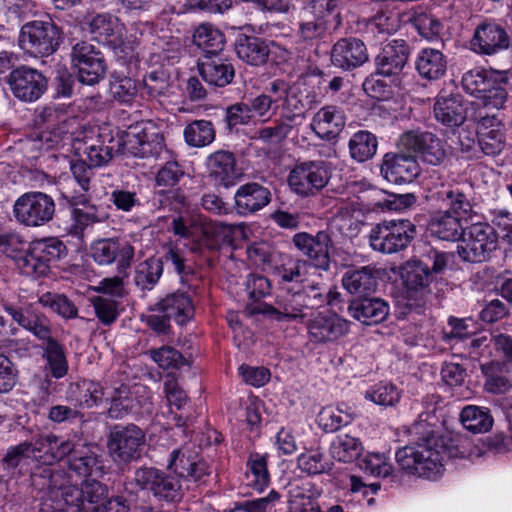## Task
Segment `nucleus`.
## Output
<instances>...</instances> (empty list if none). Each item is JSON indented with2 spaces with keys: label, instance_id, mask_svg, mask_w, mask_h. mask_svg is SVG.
<instances>
[{
  "label": "nucleus",
  "instance_id": "f257e3e1",
  "mask_svg": "<svg viewBox=\"0 0 512 512\" xmlns=\"http://www.w3.org/2000/svg\"><path fill=\"white\" fill-rule=\"evenodd\" d=\"M212 471V466L200 454V448L188 444L170 453L166 470L140 467L135 470L133 480L158 502L174 504L179 503L185 495L183 482L204 485Z\"/></svg>",
  "mask_w": 512,
  "mask_h": 512
},
{
  "label": "nucleus",
  "instance_id": "f03ea898",
  "mask_svg": "<svg viewBox=\"0 0 512 512\" xmlns=\"http://www.w3.org/2000/svg\"><path fill=\"white\" fill-rule=\"evenodd\" d=\"M410 431L417 437V442L397 450V463L403 470L419 477L431 480L438 478L451 456L450 449L426 420L415 422Z\"/></svg>",
  "mask_w": 512,
  "mask_h": 512
},
{
  "label": "nucleus",
  "instance_id": "7ed1b4c3",
  "mask_svg": "<svg viewBox=\"0 0 512 512\" xmlns=\"http://www.w3.org/2000/svg\"><path fill=\"white\" fill-rule=\"evenodd\" d=\"M463 89L478 98L485 108L500 109L507 100V79L501 72L475 68L462 77Z\"/></svg>",
  "mask_w": 512,
  "mask_h": 512
},
{
  "label": "nucleus",
  "instance_id": "20e7f679",
  "mask_svg": "<svg viewBox=\"0 0 512 512\" xmlns=\"http://www.w3.org/2000/svg\"><path fill=\"white\" fill-rule=\"evenodd\" d=\"M67 253L64 243L56 237L33 241L27 251L14 257L15 263L22 274L32 277L46 275L50 264L64 257Z\"/></svg>",
  "mask_w": 512,
  "mask_h": 512
},
{
  "label": "nucleus",
  "instance_id": "39448f33",
  "mask_svg": "<svg viewBox=\"0 0 512 512\" xmlns=\"http://www.w3.org/2000/svg\"><path fill=\"white\" fill-rule=\"evenodd\" d=\"M416 226L408 219L384 220L369 232L370 247L382 254L405 250L416 237Z\"/></svg>",
  "mask_w": 512,
  "mask_h": 512
},
{
  "label": "nucleus",
  "instance_id": "423d86ee",
  "mask_svg": "<svg viewBox=\"0 0 512 512\" xmlns=\"http://www.w3.org/2000/svg\"><path fill=\"white\" fill-rule=\"evenodd\" d=\"M145 441V433L140 427L116 425L107 438L109 456L117 466H126L141 457Z\"/></svg>",
  "mask_w": 512,
  "mask_h": 512
},
{
  "label": "nucleus",
  "instance_id": "0eeeda50",
  "mask_svg": "<svg viewBox=\"0 0 512 512\" xmlns=\"http://www.w3.org/2000/svg\"><path fill=\"white\" fill-rule=\"evenodd\" d=\"M497 244L498 235L494 228L486 222H477L464 229L457 253L467 262H484L496 250Z\"/></svg>",
  "mask_w": 512,
  "mask_h": 512
},
{
  "label": "nucleus",
  "instance_id": "6e6552de",
  "mask_svg": "<svg viewBox=\"0 0 512 512\" xmlns=\"http://www.w3.org/2000/svg\"><path fill=\"white\" fill-rule=\"evenodd\" d=\"M55 209V201L50 195L40 191H30L16 199L12 213L21 225L39 227L53 219Z\"/></svg>",
  "mask_w": 512,
  "mask_h": 512
},
{
  "label": "nucleus",
  "instance_id": "1a4fd4ad",
  "mask_svg": "<svg viewBox=\"0 0 512 512\" xmlns=\"http://www.w3.org/2000/svg\"><path fill=\"white\" fill-rule=\"evenodd\" d=\"M18 41L20 47L31 55L49 56L59 46L60 33L51 20H34L22 26Z\"/></svg>",
  "mask_w": 512,
  "mask_h": 512
},
{
  "label": "nucleus",
  "instance_id": "9d476101",
  "mask_svg": "<svg viewBox=\"0 0 512 512\" xmlns=\"http://www.w3.org/2000/svg\"><path fill=\"white\" fill-rule=\"evenodd\" d=\"M331 178L329 164L323 160L298 163L290 171L288 184L299 196H314L324 189Z\"/></svg>",
  "mask_w": 512,
  "mask_h": 512
},
{
  "label": "nucleus",
  "instance_id": "9b49d317",
  "mask_svg": "<svg viewBox=\"0 0 512 512\" xmlns=\"http://www.w3.org/2000/svg\"><path fill=\"white\" fill-rule=\"evenodd\" d=\"M149 126V123L140 122L128 127L121 143L124 153L139 158H157L166 152L163 135Z\"/></svg>",
  "mask_w": 512,
  "mask_h": 512
},
{
  "label": "nucleus",
  "instance_id": "f8f14e48",
  "mask_svg": "<svg viewBox=\"0 0 512 512\" xmlns=\"http://www.w3.org/2000/svg\"><path fill=\"white\" fill-rule=\"evenodd\" d=\"M71 61L82 84L93 86L106 76L107 65L103 53L87 41L78 42L73 46Z\"/></svg>",
  "mask_w": 512,
  "mask_h": 512
},
{
  "label": "nucleus",
  "instance_id": "ddd939ff",
  "mask_svg": "<svg viewBox=\"0 0 512 512\" xmlns=\"http://www.w3.org/2000/svg\"><path fill=\"white\" fill-rule=\"evenodd\" d=\"M398 145L429 165L440 166L447 158L445 143L431 132L407 131L400 136Z\"/></svg>",
  "mask_w": 512,
  "mask_h": 512
},
{
  "label": "nucleus",
  "instance_id": "4468645a",
  "mask_svg": "<svg viewBox=\"0 0 512 512\" xmlns=\"http://www.w3.org/2000/svg\"><path fill=\"white\" fill-rule=\"evenodd\" d=\"M2 307L13 321L29 331L42 342V345L54 339L50 320L43 313L38 312L32 303L21 300L17 303L2 301Z\"/></svg>",
  "mask_w": 512,
  "mask_h": 512
},
{
  "label": "nucleus",
  "instance_id": "2eb2a0df",
  "mask_svg": "<svg viewBox=\"0 0 512 512\" xmlns=\"http://www.w3.org/2000/svg\"><path fill=\"white\" fill-rule=\"evenodd\" d=\"M6 83L13 96L26 103L40 99L48 87L44 74L27 65H20L10 71Z\"/></svg>",
  "mask_w": 512,
  "mask_h": 512
},
{
  "label": "nucleus",
  "instance_id": "dca6fc26",
  "mask_svg": "<svg viewBox=\"0 0 512 512\" xmlns=\"http://www.w3.org/2000/svg\"><path fill=\"white\" fill-rule=\"evenodd\" d=\"M292 243L311 266L322 271L329 270L333 241L328 231L320 230L315 234L298 232L293 236Z\"/></svg>",
  "mask_w": 512,
  "mask_h": 512
},
{
  "label": "nucleus",
  "instance_id": "f3484780",
  "mask_svg": "<svg viewBox=\"0 0 512 512\" xmlns=\"http://www.w3.org/2000/svg\"><path fill=\"white\" fill-rule=\"evenodd\" d=\"M299 291L291 292L289 290L278 294L275 306L267 303H258L247 305L244 313L248 316L256 314L272 315L276 320L297 321L305 317L306 309Z\"/></svg>",
  "mask_w": 512,
  "mask_h": 512
},
{
  "label": "nucleus",
  "instance_id": "a211bd4d",
  "mask_svg": "<svg viewBox=\"0 0 512 512\" xmlns=\"http://www.w3.org/2000/svg\"><path fill=\"white\" fill-rule=\"evenodd\" d=\"M90 254L99 265H111L117 262L118 268L125 270L132 263L135 248L126 240L102 238L91 244Z\"/></svg>",
  "mask_w": 512,
  "mask_h": 512
},
{
  "label": "nucleus",
  "instance_id": "6ab92c4d",
  "mask_svg": "<svg viewBox=\"0 0 512 512\" xmlns=\"http://www.w3.org/2000/svg\"><path fill=\"white\" fill-rule=\"evenodd\" d=\"M470 46L477 54L492 56L509 48L510 37L502 25L484 21L475 28Z\"/></svg>",
  "mask_w": 512,
  "mask_h": 512
},
{
  "label": "nucleus",
  "instance_id": "aec40b11",
  "mask_svg": "<svg viewBox=\"0 0 512 512\" xmlns=\"http://www.w3.org/2000/svg\"><path fill=\"white\" fill-rule=\"evenodd\" d=\"M369 60L365 43L356 37H344L337 40L330 51L331 64L342 71L350 72Z\"/></svg>",
  "mask_w": 512,
  "mask_h": 512
},
{
  "label": "nucleus",
  "instance_id": "412c9836",
  "mask_svg": "<svg viewBox=\"0 0 512 512\" xmlns=\"http://www.w3.org/2000/svg\"><path fill=\"white\" fill-rule=\"evenodd\" d=\"M478 144L484 154L495 156L500 154L506 145L504 125L495 114L478 113L477 120Z\"/></svg>",
  "mask_w": 512,
  "mask_h": 512
},
{
  "label": "nucleus",
  "instance_id": "4be33fe9",
  "mask_svg": "<svg viewBox=\"0 0 512 512\" xmlns=\"http://www.w3.org/2000/svg\"><path fill=\"white\" fill-rule=\"evenodd\" d=\"M65 198L74 206L71 210L72 224L69 230L74 236H80L87 227L108 219L105 209L90 203L83 194L65 195Z\"/></svg>",
  "mask_w": 512,
  "mask_h": 512
},
{
  "label": "nucleus",
  "instance_id": "5701e85b",
  "mask_svg": "<svg viewBox=\"0 0 512 512\" xmlns=\"http://www.w3.org/2000/svg\"><path fill=\"white\" fill-rule=\"evenodd\" d=\"M66 457L69 469L85 479L102 478L107 472L102 456L91 446L73 442V451Z\"/></svg>",
  "mask_w": 512,
  "mask_h": 512
},
{
  "label": "nucleus",
  "instance_id": "b1692460",
  "mask_svg": "<svg viewBox=\"0 0 512 512\" xmlns=\"http://www.w3.org/2000/svg\"><path fill=\"white\" fill-rule=\"evenodd\" d=\"M380 171L389 182L402 184L412 182L420 174V166L412 155L386 153Z\"/></svg>",
  "mask_w": 512,
  "mask_h": 512
},
{
  "label": "nucleus",
  "instance_id": "393cba45",
  "mask_svg": "<svg viewBox=\"0 0 512 512\" xmlns=\"http://www.w3.org/2000/svg\"><path fill=\"white\" fill-rule=\"evenodd\" d=\"M29 450L33 460L51 466L73 451V441L64 440L52 433L39 435L30 442Z\"/></svg>",
  "mask_w": 512,
  "mask_h": 512
},
{
  "label": "nucleus",
  "instance_id": "a878e982",
  "mask_svg": "<svg viewBox=\"0 0 512 512\" xmlns=\"http://www.w3.org/2000/svg\"><path fill=\"white\" fill-rule=\"evenodd\" d=\"M410 46L403 39L388 42L375 58L377 73L390 77L399 75L407 64Z\"/></svg>",
  "mask_w": 512,
  "mask_h": 512
},
{
  "label": "nucleus",
  "instance_id": "bb28decb",
  "mask_svg": "<svg viewBox=\"0 0 512 512\" xmlns=\"http://www.w3.org/2000/svg\"><path fill=\"white\" fill-rule=\"evenodd\" d=\"M434 197L442 203L451 214L468 219L472 216L471 187L469 185L450 184L442 186L434 193Z\"/></svg>",
  "mask_w": 512,
  "mask_h": 512
},
{
  "label": "nucleus",
  "instance_id": "cd10ccee",
  "mask_svg": "<svg viewBox=\"0 0 512 512\" xmlns=\"http://www.w3.org/2000/svg\"><path fill=\"white\" fill-rule=\"evenodd\" d=\"M348 321L336 314L318 313L307 325L309 338L314 343L337 340L348 332Z\"/></svg>",
  "mask_w": 512,
  "mask_h": 512
},
{
  "label": "nucleus",
  "instance_id": "c85d7f7f",
  "mask_svg": "<svg viewBox=\"0 0 512 512\" xmlns=\"http://www.w3.org/2000/svg\"><path fill=\"white\" fill-rule=\"evenodd\" d=\"M270 201V190L257 182L241 185L234 194L235 209L242 216L256 213L267 206Z\"/></svg>",
  "mask_w": 512,
  "mask_h": 512
},
{
  "label": "nucleus",
  "instance_id": "c756f323",
  "mask_svg": "<svg viewBox=\"0 0 512 512\" xmlns=\"http://www.w3.org/2000/svg\"><path fill=\"white\" fill-rule=\"evenodd\" d=\"M390 306L387 301L378 297L364 296L350 301L348 312L352 318L365 325H376L385 321Z\"/></svg>",
  "mask_w": 512,
  "mask_h": 512
},
{
  "label": "nucleus",
  "instance_id": "7c9ffc66",
  "mask_svg": "<svg viewBox=\"0 0 512 512\" xmlns=\"http://www.w3.org/2000/svg\"><path fill=\"white\" fill-rule=\"evenodd\" d=\"M344 111L334 105L322 107L313 117L311 129L322 140H335L345 127Z\"/></svg>",
  "mask_w": 512,
  "mask_h": 512
},
{
  "label": "nucleus",
  "instance_id": "2f4dec72",
  "mask_svg": "<svg viewBox=\"0 0 512 512\" xmlns=\"http://www.w3.org/2000/svg\"><path fill=\"white\" fill-rule=\"evenodd\" d=\"M208 176L216 185L229 188L237 183L239 174L232 152L219 150L207 159Z\"/></svg>",
  "mask_w": 512,
  "mask_h": 512
},
{
  "label": "nucleus",
  "instance_id": "473e14b6",
  "mask_svg": "<svg viewBox=\"0 0 512 512\" xmlns=\"http://www.w3.org/2000/svg\"><path fill=\"white\" fill-rule=\"evenodd\" d=\"M197 66L202 79L210 86L224 87L235 76L233 65L217 56L203 55Z\"/></svg>",
  "mask_w": 512,
  "mask_h": 512
},
{
  "label": "nucleus",
  "instance_id": "72a5a7b5",
  "mask_svg": "<svg viewBox=\"0 0 512 512\" xmlns=\"http://www.w3.org/2000/svg\"><path fill=\"white\" fill-rule=\"evenodd\" d=\"M270 44L274 45V42L271 41ZM234 46L237 57L248 65L260 67L268 61L269 42L262 38L240 34Z\"/></svg>",
  "mask_w": 512,
  "mask_h": 512
},
{
  "label": "nucleus",
  "instance_id": "f704fd0d",
  "mask_svg": "<svg viewBox=\"0 0 512 512\" xmlns=\"http://www.w3.org/2000/svg\"><path fill=\"white\" fill-rule=\"evenodd\" d=\"M427 227L433 237L443 241H458L464 233L461 218L445 210L432 213Z\"/></svg>",
  "mask_w": 512,
  "mask_h": 512
},
{
  "label": "nucleus",
  "instance_id": "c9c22d12",
  "mask_svg": "<svg viewBox=\"0 0 512 512\" xmlns=\"http://www.w3.org/2000/svg\"><path fill=\"white\" fill-rule=\"evenodd\" d=\"M343 287L355 298L369 296L376 291V270L371 266L347 270L342 278Z\"/></svg>",
  "mask_w": 512,
  "mask_h": 512
},
{
  "label": "nucleus",
  "instance_id": "e433bc0d",
  "mask_svg": "<svg viewBox=\"0 0 512 512\" xmlns=\"http://www.w3.org/2000/svg\"><path fill=\"white\" fill-rule=\"evenodd\" d=\"M319 493L311 482L290 484L288 505L290 512H321L317 502Z\"/></svg>",
  "mask_w": 512,
  "mask_h": 512
},
{
  "label": "nucleus",
  "instance_id": "4c0bfd02",
  "mask_svg": "<svg viewBox=\"0 0 512 512\" xmlns=\"http://www.w3.org/2000/svg\"><path fill=\"white\" fill-rule=\"evenodd\" d=\"M401 276L408 291L422 293L429 291V286L435 279L429 264L418 259L407 261L402 267Z\"/></svg>",
  "mask_w": 512,
  "mask_h": 512
},
{
  "label": "nucleus",
  "instance_id": "58836bf2",
  "mask_svg": "<svg viewBox=\"0 0 512 512\" xmlns=\"http://www.w3.org/2000/svg\"><path fill=\"white\" fill-rule=\"evenodd\" d=\"M160 310L177 324H186L194 317L195 306L192 297L185 292H176L166 296L160 302Z\"/></svg>",
  "mask_w": 512,
  "mask_h": 512
},
{
  "label": "nucleus",
  "instance_id": "ea45409f",
  "mask_svg": "<svg viewBox=\"0 0 512 512\" xmlns=\"http://www.w3.org/2000/svg\"><path fill=\"white\" fill-rule=\"evenodd\" d=\"M418 74L427 80H438L447 70V57L437 49L423 48L415 60Z\"/></svg>",
  "mask_w": 512,
  "mask_h": 512
},
{
  "label": "nucleus",
  "instance_id": "a19ab883",
  "mask_svg": "<svg viewBox=\"0 0 512 512\" xmlns=\"http://www.w3.org/2000/svg\"><path fill=\"white\" fill-rule=\"evenodd\" d=\"M66 482V474L63 470H54L49 465L39 467L31 473V485L45 493L50 499H59V487Z\"/></svg>",
  "mask_w": 512,
  "mask_h": 512
},
{
  "label": "nucleus",
  "instance_id": "79ce46f5",
  "mask_svg": "<svg viewBox=\"0 0 512 512\" xmlns=\"http://www.w3.org/2000/svg\"><path fill=\"white\" fill-rule=\"evenodd\" d=\"M89 31L98 41L122 42L123 24L109 13L95 15L89 22Z\"/></svg>",
  "mask_w": 512,
  "mask_h": 512
},
{
  "label": "nucleus",
  "instance_id": "37998d69",
  "mask_svg": "<svg viewBox=\"0 0 512 512\" xmlns=\"http://www.w3.org/2000/svg\"><path fill=\"white\" fill-rule=\"evenodd\" d=\"M434 115L443 125L458 127L466 119V110L459 97H439L434 104Z\"/></svg>",
  "mask_w": 512,
  "mask_h": 512
},
{
  "label": "nucleus",
  "instance_id": "c03bdc74",
  "mask_svg": "<svg viewBox=\"0 0 512 512\" xmlns=\"http://www.w3.org/2000/svg\"><path fill=\"white\" fill-rule=\"evenodd\" d=\"M29 449V441L8 448L1 460V466L9 477H17L28 471L29 464L33 460Z\"/></svg>",
  "mask_w": 512,
  "mask_h": 512
},
{
  "label": "nucleus",
  "instance_id": "a18cd8bd",
  "mask_svg": "<svg viewBox=\"0 0 512 512\" xmlns=\"http://www.w3.org/2000/svg\"><path fill=\"white\" fill-rule=\"evenodd\" d=\"M459 420L462 426L473 434H481L490 431L494 418L487 407L467 405L462 408Z\"/></svg>",
  "mask_w": 512,
  "mask_h": 512
},
{
  "label": "nucleus",
  "instance_id": "49530a36",
  "mask_svg": "<svg viewBox=\"0 0 512 512\" xmlns=\"http://www.w3.org/2000/svg\"><path fill=\"white\" fill-rule=\"evenodd\" d=\"M42 357L45 360V368L55 379H61L68 373L69 365L66 350L57 339H52L42 345Z\"/></svg>",
  "mask_w": 512,
  "mask_h": 512
},
{
  "label": "nucleus",
  "instance_id": "de8ad7c7",
  "mask_svg": "<svg viewBox=\"0 0 512 512\" xmlns=\"http://www.w3.org/2000/svg\"><path fill=\"white\" fill-rule=\"evenodd\" d=\"M193 43L204 55L217 56L224 48L225 35L212 24L202 23L193 32Z\"/></svg>",
  "mask_w": 512,
  "mask_h": 512
},
{
  "label": "nucleus",
  "instance_id": "09e8293b",
  "mask_svg": "<svg viewBox=\"0 0 512 512\" xmlns=\"http://www.w3.org/2000/svg\"><path fill=\"white\" fill-rule=\"evenodd\" d=\"M348 148L350 157L358 163H363L375 156L378 141L373 133L360 130L351 136L348 142Z\"/></svg>",
  "mask_w": 512,
  "mask_h": 512
},
{
  "label": "nucleus",
  "instance_id": "8fccbe9b",
  "mask_svg": "<svg viewBox=\"0 0 512 512\" xmlns=\"http://www.w3.org/2000/svg\"><path fill=\"white\" fill-rule=\"evenodd\" d=\"M363 450L360 439L349 434H340L331 442L330 455L333 459L351 463L357 459Z\"/></svg>",
  "mask_w": 512,
  "mask_h": 512
},
{
  "label": "nucleus",
  "instance_id": "3c124183",
  "mask_svg": "<svg viewBox=\"0 0 512 512\" xmlns=\"http://www.w3.org/2000/svg\"><path fill=\"white\" fill-rule=\"evenodd\" d=\"M163 273V260L150 257L139 263L135 270L134 282L141 290H152Z\"/></svg>",
  "mask_w": 512,
  "mask_h": 512
},
{
  "label": "nucleus",
  "instance_id": "603ef678",
  "mask_svg": "<svg viewBox=\"0 0 512 512\" xmlns=\"http://www.w3.org/2000/svg\"><path fill=\"white\" fill-rule=\"evenodd\" d=\"M134 388L121 385L111 395L110 407L107 411L111 419H122L128 414H135Z\"/></svg>",
  "mask_w": 512,
  "mask_h": 512
},
{
  "label": "nucleus",
  "instance_id": "864d4df0",
  "mask_svg": "<svg viewBox=\"0 0 512 512\" xmlns=\"http://www.w3.org/2000/svg\"><path fill=\"white\" fill-rule=\"evenodd\" d=\"M185 142L191 147H205L211 144L216 137L212 122L207 120H195L184 129Z\"/></svg>",
  "mask_w": 512,
  "mask_h": 512
},
{
  "label": "nucleus",
  "instance_id": "5fc2aeb1",
  "mask_svg": "<svg viewBox=\"0 0 512 512\" xmlns=\"http://www.w3.org/2000/svg\"><path fill=\"white\" fill-rule=\"evenodd\" d=\"M245 473L246 485L261 492L269 484L266 457L260 454H251L247 461Z\"/></svg>",
  "mask_w": 512,
  "mask_h": 512
},
{
  "label": "nucleus",
  "instance_id": "6e6d98bb",
  "mask_svg": "<svg viewBox=\"0 0 512 512\" xmlns=\"http://www.w3.org/2000/svg\"><path fill=\"white\" fill-rule=\"evenodd\" d=\"M298 468L308 475L323 474L331 470L329 462L320 448L308 449L297 458Z\"/></svg>",
  "mask_w": 512,
  "mask_h": 512
},
{
  "label": "nucleus",
  "instance_id": "4d7b16f0",
  "mask_svg": "<svg viewBox=\"0 0 512 512\" xmlns=\"http://www.w3.org/2000/svg\"><path fill=\"white\" fill-rule=\"evenodd\" d=\"M353 420V415L340 407H325L318 416L317 423L325 432H335L348 425Z\"/></svg>",
  "mask_w": 512,
  "mask_h": 512
},
{
  "label": "nucleus",
  "instance_id": "13d9d810",
  "mask_svg": "<svg viewBox=\"0 0 512 512\" xmlns=\"http://www.w3.org/2000/svg\"><path fill=\"white\" fill-rule=\"evenodd\" d=\"M104 390L100 383L91 380H82L76 384L75 400L83 408H91L102 403Z\"/></svg>",
  "mask_w": 512,
  "mask_h": 512
},
{
  "label": "nucleus",
  "instance_id": "bf43d9fd",
  "mask_svg": "<svg viewBox=\"0 0 512 512\" xmlns=\"http://www.w3.org/2000/svg\"><path fill=\"white\" fill-rule=\"evenodd\" d=\"M109 91L114 100L128 104L135 99L138 89L132 78L113 73L110 78Z\"/></svg>",
  "mask_w": 512,
  "mask_h": 512
},
{
  "label": "nucleus",
  "instance_id": "052dcab7",
  "mask_svg": "<svg viewBox=\"0 0 512 512\" xmlns=\"http://www.w3.org/2000/svg\"><path fill=\"white\" fill-rule=\"evenodd\" d=\"M408 21L420 36L428 40L438 37L442 31L441 22L433 15L423 11H414Z\"/></svg>",
  "mask_w": 512,
  "mask_h": 512
},
{
  "label": "nucleus",
  "instance_id": "680f3d73",
  "mask_svg": "<svg viewBox=\"0 0 512 512\" xmlns=\"http://www.w3.org/2000/svg\"><path fill=\"white\" fill-rule=\"evenodd\" d=\"M39 303L65 319H72L78 315L77 307L64 294L47 292L39 297Z\"/></svg>",
  "mask_w": 512,
  "mask_h": 512
},
{
  "label": "nucleus",
  "instance_id": "e2e57ef3",
  "mask_svg": "<svg viewBox=\"0 0 512 512\" xmlns=\"http://www.w3.org/2000/svg\"><path fill=\"white\" fill-rule=\"evenodd\" d=\"M364 397L381 406H393L400 400L401 394L394 384L380 382L370 387Z\"/></svg>",
  "mask_w": 512,
  "mask_h": 512
},
{
  "label": "nucleus",
  "instance_id": "0e129e2a",
  "mask_svg": "<svg viewBox=\"0 0 512 512\" xmlns=\"http://www.w3.org/2000/svg\"><path fill=\"white\" fill-rule=\"evenodd\" d=\"M151 359L162 369H180L184 365H189L183 355L171 346H162L158 349L149 350Z\"/></svg>",
  "mask_w": 512,
  "mask_h": 512
},
{
  "label": "nucleus",
  "instance_id": "69168bd1",
  "mask_svg": "<svg viewBox=\"0 0 512 512\" xmlns=\"http://www.w3.org/2000/svg\"><path fill=\"white\" fill-rule=\"evenodd\" d=\"M293 130V124L282 119L274 121L273 126L261 127L255 132L252 139H257L266 144L280 143L288 137Z\"/></svg>",
  "mask_w": 512,
  "mask_h": 512
},
{
  "label": "nucleus",
  "instance_id": "338daca9",
  "mask_svg": "<svg viewBox=\"0 0 512 512\" xmlns=\"http://www.w3.org/2000/svg\"><path fill=\"white\" fill-rule=\"evenodd\" d=\"M369 27L379 35H391L400 27L398 15L391 10H380L369 20Z\"/></svg>",
  "mask_w": 512,
  "mask_h": 512
},
{
  "label": "nucleus",
  "instance_id": "774afa93",
  "mask_svg": "<svg viewBox=\"0 0 512 512\" xmlns=\"http://www.w3.org/2000/svg\"><path fill=\"white\" fill-rule=\"evenodd\" d=\"M59 498L66 504L67 509H59L57 512H86L81 487L69 484L67 478L63 487H59Z\"/></svg>",
  "mask_w": 512,
  "mask_h": 512
}]
</instances>
